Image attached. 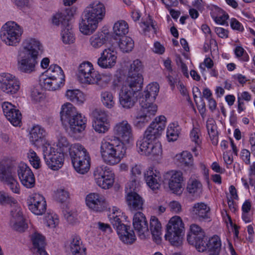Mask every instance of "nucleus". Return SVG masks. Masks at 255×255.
<instances>
[{
	"instance_id": "obj_23",
	"label": "nucleus",
	"mask_w": 255,
	"mask_h": 255,
	"mask_svg": "<svg viewBox=\"0 0 255 255\" xmlns=\"http://www.w3.org/2000/svg\"><path fill=\"white\" fill-rule=\"evenodd\" d=\"M86 118L81 114L77 113L69 122H67L70 130L74 133H80L83 131L86 126Z\"/></svg>"
},
{
	"instance_id": "obj_17",
	"label": "nucleus",
	"mask_w": 255,
	"mask_h": 255,
	"mask_svg": "<svg viewBox=\"0 0 255 255\" xmlns=\"http://www.w3.org/2000/svg\"><path fill=\"white\" fill-rule=\"evenodd\" d=\"M136 145L141 154L154 157L162 153L161 145L159 142L153 143L152 141H137Z\"/></svg>"
},
{
	"instance_id": "obj_59",
	"label": "nucleus",
	"mask_w": 255,
	"mask_h": 255,
	"mask_svg": "<svg viewBox=\"0 0 255 255\" xmlns=\"http://www.w3.org/2000/svg\"><path fill=\"white\" fill-rule=\"evenodd\" d=\"M202 184L197 180H193L187 186L188 192L193 194L200 193L202 191Z\"/></svg>"
},
{
	"instance_id": "obj_4",
	"label": "nucleus",
	"mask_w": 255,
	"mask_h": 255,
	"mask_svg": "<svg viewBox=\"0 0 255 255\" xmlns=\"http://www.w3.org/2000/svg\"><path fill=\"white\" fill-rule=\"evenodd\" d=\"M22 32L21 27L14 21H8L1 27L0 36L6 44L13 46L19 42Z\"/></svg>"
},
{
	"instance_id": "obj_37",
	"label": "nucleus",
	"mask_w": 255,
	"mask_h": 255,
	"mask_svg": "<svg viewBox=\"0 0 255 255\" xmlns=\"http://www.w3.org/2000/svg\"><path fill=\"white\" fill-rule=\"evenodd\" d=\"M177 159L181 166L193 168L194 166V159L192 154L189 151H183L179 154H176Z\"/></svg>"
},
{
	"instance_id": "obj_28",
	"label": "nucleus",
	"mask_w": 255,
	"mask_h": 255,
	"mask_svg": "<svg viewBox=\"0 0 255 255\" xmlns=\"http://www.w3.org/2000/svg\"><path fill=\"white\" fill-rule=\"evenodd\" d=\"M76 110L70 103H66L62 106L60 111L61 121L63 125H67L69 122L76 114Z\"/></svg>"
},
{
	"instance_id": "obj_14",
	"label": "nucleus",
	"mask_w": 255,
	"mask_h": 255,
	"mask_svg": "<svg viewBox=\"0 0 255 255\" xmlns=\"http://www.w3.org/2000/svg\"><path fill=\"white\" fill-rule=\"evenodd\" d=\"M117 59V52L115 48L109 47L105 49L98 59L97 64L101 68L110 69L116 64Z\"/></svg>"
},
{
	"instance_id": "obj_35",
	"label": "nucleus",
	"mask_w": 255,
	"mask_h": 255,
	"mask_svg": "<svg viewBox=\"0 0 255 255\" xmlns=\"http://www.w3.org/2000/svg\"><path fill=\"white\" fill-rule=\"evenodd\" d=\"M109 34L99 32L93 35L90 39L91 46L95 48H99L103 45L108 39Z\"/></svg>"
},
{
	"instance_id": "obj_58",
	"label": "nucleus",
	"mask_w": 255,
	"mask_h": 255,
	"mask_svg": "<svg viewBox=\"0 0 255 255\" xmlns=\"http://www.w3.org/2000/svg\"><path fill=\"white\" fill-rule=\"evenodd\" d=\"M10 117H6L7 119L14 126H20L21 120V114L17 109L13 111L12 113L10 114Z\"/></svg>"
},
{
	"instance_id": "obj_33",
	"label": "nucleus",
	"mask_w": 255,
	"mask_h": 255,
	"mask_svg": "<svg viewBox=\"0 0 255 255\" xmlns=\"http://www.w3.org/2000/svg\"><path fill=\"white\" fill-rule=\"evenodd\" d=\"M165 239L171 245H175V216H173L166 225Z\"/></svg>"
},
{
	"instance_id": "obj_25",
	"label": "nucleus",
	"mask_w": 255,
	"mask_h": 255,
	"mask_svg": "<svg viewBox=\"0 0 255 255\" xmlns=\"http://www.w3.org/2000/svg\"><path fill=\"white\" fill-rule=\"evenodd\" d=\"M46 134L45 129L39 125L33 127L30 132V141L35 146H39L41 144H44L45 141L44 137Z\"/></svg>"
},
{
	"instance_id": "obj_54",
	"label": "nucleus",
	"mask_w": 255,
	"mask_h": 255,
	"mask_svg": "<svg viewBox=\"0 0 255 255\" xmlns=\"http://www.w3.org/2000/svg\"><path fill=\"white\" fill-rule=\"evenodd\" d=\"M185 178L181 171H176V195H180L185 188Z\"/></svg>"
},
{
	"instance_id": "obj_11",
	"label": "nucleus",
	"mask_w": 255,
	"mask_h": 255,
	"mask_svg": "<svg viewBox=\"0 0 255 255\" xmlns=\"http://www.w3.org/2000/svg\"><path fill=\"white\" fill-rule=\"evenodd\" d=\"M29 210L36 215H42L45 213L47 204L45 198L39 193H33L27 200Z\"/></svg>"
},
{
	"instance_id": "obj_56",
	"label": "nucleus",
	"mask_w": 255,
	"mask_h": 255,
	"mask_svg": "<svg viewBox=\"0 0 255 255\" xmlns=\"http://www.w3.org/2000/svg\"><path fill=\"white\" fill-rule=\"evenodd\" d=\"M27 158L31 165L35 169H38L41 165V161L36 153L32 149H30L27 153Z\"/></svg>"
},
{
	"instance_id": "obj_24",
	"label": "nucleus",
	"mask_w": 255,
	"mask_h": 255,
	"mask_svg": "<svg viewBox=\"0 0 255 255\" xmlns=\"http://www.w3.org/2000/svg\"><path fill=\"white\" fill-rule=\"evenodd\" d=\"M60 77H46L41 80V85L45 90L55 91L59 89L64 84L65 76Z\"/></svg>"
},
{
	"instance_id": "obj_15",
	"label": "nucleus",
	"mask_w": 255,
	"mask_h": 255,
	"mask_svg": "<svg viewBox=\"0 0 255 255\" xmlns=\"http://www.w3.org/2000/svg\"><path fill=\"white\" fill-rule=\"evenodd\" d=\"M37 63V58L23 52L18 58V69L21 72L29 74L35 71Z\"/></svg>"
},
{
	"instance_id": "obj_18",
	"label": "nucleus",
	"mask_w": 255,
	"mask_h": 255,
	"mask_svg": "<svg viewBox=\"0 0 255 255\" xmlns=\"http://www.w3.org/2000/svg\"><path fill=\"white\" fill-rule=\"evenodd\" d=\"M132 224L138 236L141 239L145 238L149 230L147 221L144 214L140 212H136L133 216Z\"/></svg>"
},
{
	"instance_id": "obj_5",
	"label": "nucleus",
	"mask_w": 255,
	"mask_h": 255,
	"mask_svg": "<svg viewBox=\"0 0 255 255\" xmlns=\"http://www.w3.org/2000/svg\"><path fill=\"white\" fill-rule=\"evenodd\" d=\"M142 86L128 82L125 83L120 94L119 101L121 105L125 109H130L134 106L137 100V93Z\"/></svg>"
},
{
	"instance_id": "obj_22",
	"label": "nucleus",
	"mask_w": 255,
	"mask_h": 255,
	"mask_svg": "<svg viewBox=\"0 0 255 255\" xmlns=\"http://www.w3.org/2000/svg\"><path fill=\"white\" fill-rule=\"evenodd\" d=\"M23 53L37 58L43 51V46L40 41L34 38L26 40L23 42Z\"/></svg>"
},
{
	"instance_id": "obj_12",
	"label": "nucleus",
	"mask_w": 255,
	"mask_h": 255,
	"mask_svg": "<svg viewBox=\"0 0 255 255\" xmlns=\"http://www.w3.org/2000/svg\"><path fill=\"white\" fill-rule=\"evenodd\" d=\"M17 174L22 185L27 188L35 186V179L30 167L24 163H20L18 167Z\"/></svg>"
},
{
	"instance_id": "obj_48",
	"label": "nucleus",
	"mask_w": 255,
	"mask_h": 255,
	"mask_svg": "<svg viewBox=\"0 0 255 255\" xmlns=\"http://www.w3.org/2000/svg\"><path fill=\"white\" fill-rule=\"evenodd\" d=\"M13 177L11 167L7 164L0 163V180L3 183H5Z\"/></svg>"
},
{
	"instance_id": "obj_38",
	"label": "nucleus",
	"mask_w": 255,
	"mask_h": 255,
	"mask_svg": "<svg viewBox=\"0 0 255 255\" xmlns=\"http://www.w3.org/2000/svg\"><path fill=\"white\" fill-rule=\"evenodd\" d=\"M185 229L180 217L176 216V247L182 245L184 240Z\"/></svg>"
},
{
	"instance_id": "obj_55",
	"label": "nucleus",
	"mask_w": 255,
	"mask_h": 255,
	"mask_svg": "<svg viewBox=\"0 0 255 255\" xmlns=\"http://www.w3.org/2000/svg\"><path fill=\"white\" fill-rule=\"evenodd\" d=\"M92 122H107L108 115L101 109H95L92 113Z\"/></svg>"
},
{
	"instance_id": "obj_26",
	"label": "nucleus",
	"mask_w": 255,
	"mask_h": 255,
	"mask_svg": "<svg viewBox=\"0 0 255 255\" xmlns=\"http://www.w3.org/2000/svg\"><path fill=\"white\" fill-rule=\"evenodd\" d=\"M69 247L73 255H86V249L83 245L80 237L73 235L69 241Z\"/></svg>"
},
{
	"instance_id": "obj_62",
	"label": "nucleus",
	"mask_w": 255,
	"mask_h": 255,
	"mask_svg": "<svg viewBox=\"0 0 255 255\" xmlns=\"http://www.w3.org/2000/svg\"><path fill=\"white\" fill-rule=\"evenodd\" d=\"M150 120V119L144 116L139 112L134 121V124L136 127L141 128L144 127Z\"/></svg>"
},
{
	"instance_id": "obj_39",
	"label": "nucleus",
	"mask_w": 255,
	"mask_h": 255,
	"mask_svg": "<svg viewBox=\"0 0 255 255\" xmlns=\"http://www.w3.org/2000/svg\"><path fill=\"white\" fill-rule=\"evenodd\" d=\"M206 128L213 144H218V136L215 121L212 118L208 119L206 122Z\"/></svg>"
},
{
	"instance_id": "obj_52",
	"label": "nucleus",
	"mask_w": 255,
	"mask_h": 255,
	"mask_svg": "<svg viewBox=\"0 0 255 255\" xmlns=\"http://www.w3.org/2000/svg\"><path fill=\"white\" fill-rule=\"evenodd\" d=\"M208 240L207 237L205 235L204 237L199 238L195 240L194 243L189 244L193 245L199 252H204L207 251Z\"/></svg>"
},
{
	"instance_id": "obj_57",
	"label": "nucleus",
	"mask_w": 255,
	"mask_h": 255,
	"mask_svg": "<svg viewBox=\"0 0 255 255\" xmlns=\"http://www.w3.org/2000/svg\"><path fill=\"white\" fill-rule=\"evenodd\" d=\"M92 127L95 130L100 133L106 132L110 128L108 122H92Z\"/></svg>"
},
{
	"instance_id": "obj_43",
	"label": "nucleus",
	"mask_w": 255,
	"mask_h": 255,
	"mask_svg": "<svg viewBox=\"0 0 255 255\" xmlns=\"http://www.w3.org/2000/svg\"><path fill=\"white\" fill-rule=\"evenodd\" d=\"M101 101L108 109H112L115 105V100L113 93L109 91H102L100 95Z\"/></svg>"
},
{
	"instance_id": "obj_21",
	"label": "nucleus",
	"mask_w": 255,
	"mask_h": 255,
	"mask_svg": "<svg viewBox=\"0 0 255 255\" xmlns=\"http://www.w3.org/2000/svg\"><path fill=\"white\" fill-rule=\"evenodd\" d=\"M87 206L96 212H101L106 208L104 198L98 193H90L86 198Z\"/></svg>"
},
{
	"instance_id": "obj_34",
	"label": "nucleus",
	"mask_w": 255,
	"mask_h": 255,
	"mask_svg": "<svg viewBox=\"0 0 255 255\" xmlns=\"http://www.w3.org/2000/svg\"><path fill=\"white\" fill-rule=\"evenodd\" d=\"M111 223L117 232L124 231L123 229L127 227L123 222L126 219L125 215L122 212H118L117 214H110L109 216Z\"/></svg>"
},
{
	"instance_id": "obj_46",
	"label": "nucleus",
	"mask_w": 255,
	"mask_h": 255,
	"mask_svg": "<svg viewBox=\"0 0 255 255\" xmlns=\"http://www.w3.org/2000/svg\"><path fill=\"white\" fill-rule=\"evenodd\" d=\"M61 35L62 41L65 44H70L74 42L75 37L70 24L69 26H65L62 28Z\"/></svg>"
},
{
	"instance_id": "obj_49",
	"label": "nucleus",
	"mask_w": 255,
	"mask_h": 255,
	"mask_svg": "<svg viewBox=\"0 0 255 255\" xmlns=\"http://www.w3.org/2000/svg\"><path fill=\"white\" fill-rule=\"evenodd\" d=\"M51 21L52 24L55 25L61 24L62 28L65 26H69L70 24L69 17L62 13L54 14L52 17Z\"/></svg>"
},
{
	"instance_id": "obj_51",
	"label": "nucleus",
	"mask_w": 255,
	"mask_h": 255,
	"mask_svg": "<svg viewBox=\"0 0 255 255\" xmlns=\"http://www.w3.org/2000/svg\"><path fill=\"white\" fill-rule=\"evenodd\" d=\"M0 205H9L11 206H13L14 208H16V206H19L15 199L3 191H0Z\"/></svg>"
},
{
	"instance_id": "obj_30",
	"label": "nucleus",
	"mask_w": 255,
	"mask_h": 255,
	"mask_svg": "<svg viewBox=\"0 0 255 255\" xmlns=\"http://www.w3.org/2000/svg\"><path fill=\"white\" fill-rule=\"evenodd\" d=\"M150 230L153 240L157 244H159L161 241V224L155 216H152L150 218Z\"/></svg>"
},
{
	"instance_id": "obj_53",
	"label": "nucleus",
	"mask_w": 255,
	"mask_h": 255,
	"mask_svg": "<svg viewBox=\"0 0 255 255\" xmlns=\"http://www.w3.org/2000/svg\"><path fill=\"white\" fill-rule=\"evenodd\" d=\"M56 145L59 149L58 152H62L63 154L68 150L70 152L71 146H70V143L65 136L59 135L58 137Z\"/></svg>"
},
{
	"instance_id": "obj_20",
	"label": "nucleus",
	"mask_w": 255,
	"mask_h": 255,
	"mask_svg": "<svg viewBox=\"0 0 255 255\" xmlns=\"http://www.w3.org/2000/svg\"><path fill=\"white\" fill-rule=\"evenodd\" d=\"M144 177L147 185L153 191L160 188L161 174L157 169L153 167H149L144 172Z\"/></svg>"
},
{
	"instance_id": "obj_8",
	"label": "nucleus",
	"mask_w": 255,
	"mask_h": 255,
	"mask_svg": "<svg viewBox=\"0 0 255 255\" xmlns=\"http://www.w3.org/2000/svg\"><path fill=\"white\" fill-rule=\"evenodd\" d=\"M95 180L97 185L103 189H109L114 181V173L107 166L97 167L94 172Z\"/></svg>"
},
{
	"instance_id": "obj_32",
	"label": "nucleus",
	"mask_w": 255,
	"mask_h": 255,
	"mask_svg": "<svg viewBox=\"0 0 255 255\" xmlns=\"http://www.w3.org/2000/svg\"><path fill=\"white\" fill-rule=\"evenodd\" d=\"M31 240L34 250L38 253L45 250V238L41 234L35 232L31 236Z\"/></svg>"
},
{
	"instance_id": "obj_47",
	"label": "nucleus",
	"mask_w": 255,
	"mask_h": 255,
	"mask_svg": "<svg viewBox=\"0 0 255 255\" xmlns=\"http://www.w3.org/2000/svg\"><path fill=\"white\" fill-rule=\"evenodd\" d=\"M120 49L123 52H129L134 47V41L131 38L124 36L120 39L119 43Z\"/></svg>"
},
{
	"instance_id": "obj_41",
	"label": "nucleus",
	"mask_w": 255,
	"mask_h": 255,
	"mask_svg": "<svg viewBox=\"0 0 255 255\" xmlns=\"http://www.w3.org/2000/svg\"><path fill=\"white\" fill-rule=\"evenodd\" d=\"M163 184L173 193L175 192V170H170L163 175Z\"/></svg>"
},
{
	"instance_id": "obj_31",
	"label": "nucleus",
	"mask_w": 255,
	"mask_h": 255,
	"mask_svg": "<svg viewBox=\"0 0 255 255\" xmlns=\"http://www.w3.org/2000/svg\"><path fill=\"white\" fill-rule=\"evenodd\" d=\"M152 102H150L149 103L144 100H140V104L141 107L140 112L150 120L151 117L155 115L157 110V106L153 104Z\"/></svg>"
},
{
	"instance_id": "obj_44",
	"label": "nucleus",
	"mask_w": 255,
	"mask_h": 255,
	"mask_svg": "<svg viewBox=\"0 0 255 255\" xmlns=\"http://www.w3.org/2000/svg\"><path fill=\"white\" fill-rule=\"evenodd\" d=\"M65 96L70 101L77 103H83L85 99L83 93L79 90H68Z\"/></svg>"
},
{
	"instance_id": "obj_1",
	"label": "nucleus",
	"mask_w": 255,
	"mask_h": 255,
	"mask_svg": "<svg viewBox=\"0 0 255 255\" xmlns=\"http://www.w3.org/2000/svg\"><path fill=\"white\" fill-rule=\"evenodd\" d=\"M116 137L110 141H102L100 152L104 161L111 165L119 163L126 153L125 143H129L133 140L132 128L126 120L115 124L113 128Z\"/></svg>"
},
{
	"instance_id": "obj_50",
	"label": "nucleus",
	"mask_w": 255,
	"mask_h": 255,
	"mask_svg": "<svg viewBox=\"0 0 255 255\" xmlns=\"http://www.w3.org/2000/svg\"><path fill=\"white\" fill-rule=\"evenodd\" d=\"M45 76L46 77L56 78L60 77L61 76H65L61 68L57 64H52L45 72Z\"/></svg>"
},
{
	"instance_id": "obj_3",
	"label": "nucleus",
	"mask_w": 255,
	"mask_h": 255,
	"mask_svg": "<svg viewBox=\"0 0 255 255\" xmlns=\"http://www.w3.org/2000/svg\"><path fill=\"white\" fill-rule=\"evenodd\" d=\"M70 156L75 170L79 173L84 174L88 172L90 167L91 157L87 150L80 143L71 145Z\"/></svg>"
},
{
	"instance_id": "obj_7",
	"label": "nucleus",
	"mask_w": 255,
	"mask_h": 255,
	"mask_svg": "<svg viewBox=\"0 0 255 255\" xmlns=\"http://www.w3.org/2000/svg\"><path fill=\"white\" fill-rule=\"evenodd\" d=\"M166 123V118L161 115L157 117L147 128L143 138L139 141H153L160 137Z\"/></svg>"
},
{
	"instance_id": "obj_13",
	"label": "nucleus",
	"mask_w": 255,
	"mask_h": 255,
	"mask_svg": "<svg viewBox=\"0 0 255 255\" xmlns=\"http://www.w3.org/2000/svg\"><path fill=\"white\" fill-rule=\"evenodd\" d=\"M143 66L141 61L136 59L131 64L126 82L142 86L143 78L142 75Z\"/></svg>"
},
{
	"instance_id": "obj_64",
	"label": "nucleus",
	"mask_w": 255,
	"mask_h": 255,
	"mask_svg": "<svg viewBox=\"0 0 255 255\" xmlns=\"http://www.w3.org/2000/svg\"><path fill=\"white\" fill-rule=\"evenodd\" d=\"M175 126L171 123L168 126L166 129V139L168 142H173L175 141Z\"/></svg>"
},
{
	"instance_id": "obj_29",
	"label": "nucleus",
	"mask_w": 255,
	"mask_h": 255,
	"mask_svg": "<svg viewBox=\"0 0 255 255\" xmlns=\"http://www.w3.org/2000/svg\"><path fill=\"white\" fill-rule=\"evenodd\" d=\"M159 86L156 83L148 84L145 90L142 93L140 100H144L148 102H153L158 95Z\"/></svg>"
},
{
	"instance_id": "obj_19",
	"label": "nucleus",
	"mask_w": 255,
	"mask_h": 255,
	"mask_svg": "<svg viewBox=\"0 0 255 255\" xmlns=\"http://www.w3.org/2000/svg\"><path fill=\"white\" fill-rule=\"evenodd\" d=\"M11 216L10 225L13 230L23 232L27 228V225L25 223L19 206H16V208L11 211Z\"/></svg>"
},
{
	"instance_id": "obj_63",
	"label": "nucleus",
	"mask_w": 255,
	"mask_h": 255,
	"mask_svg": "<svg viewBox=\"0 0 255 255\" xmlns=\"http://www.w3.org/2000/svg\"><path fill=\"white\" fill-rule=\"evenodd\" d=\"M4 183L9 187V189L12 192L17 194H20V185L14 177Z\"/></svg>"
},
{
	"instance_id": "obj_60",
	"label": "nucleus",
	"mask_w": 255,
	"mask_h": 255,
	"mask_svg": "<svg viewBox=\"0 0 255 255\" xmlns=\"http://www.w3.org/2000/svg\"><path fill=\"white\" fill-rule=\"evenodd\" d=\"M190 136L191 140L194 142L197 146H200L202 140L200 138L201 132L198 128H193L190 131Z\"/></svg>"
},
{
	"instance_id": "obj_36",
	"label": "nucleus",
	"mask_w": 255,
	"mask_h": 255,
	"mask_svg": "<svg viewBox=\"0 0 255 255\" xmlns=\"http://www.w3.org/2000/svg\"><path fill=\"white\" fill-rule=\"evenodd\" d=\"M207 251L209 255H219L221 248V242L220 238L214 236L208 240Z\"/></svg>"
},
{
	"instance_id": "obj_40",
	"label": "nucleus",
	"mask_w": 255,
	"mask_h": 255,
	"mask_svg": "<svg viewBox=\"0 0 255 255\" xmlns=\"http://www.w3.org/2000/svg\"><path fill=\"white\" fill-rule=\"evenodd\" d=\"M190 233L187 235V240L189 243H193L195 240L202 237H204L205 233L204 230L198 225L193 224L191 225Z\"/></svg>"
},
{
	"instance_id": "obj_2",
	"label": "nucleus",
	"mask_w": 255,
	"mask_h": 255,
	"mask_svg": "<svg viewBox=\"0 0 255 255\" xmlns=\"http://www.w3.org/2000/svg\"><path fill=\"white\" fill-rule=\"evenodd\" d=\"M106 8L100 1H94L85 9L80 29L85 35L92 34L97 28L98 23L105 17Z\"/></svg>"
},
{
	"instance_id": "obj_61",
	"label": "nucleus",
	"mask_w": 255,
	"mask_h": 255,
	"mask_svg": "<svg viewBox=\"0 0 255 255\" xmlns=\"http://www.w3.org/2000/svg\"><path fill=\"white\" fill-rule=\"evenodd\" d=\"M47 226L50 228H55L59 224V219L56 214H49L45 217Z\"/></svg>"
},
{
	"instance_id": "obj_9",
	"label": "nucleus",
	"mask_w": 255,
	"mask_h": 255,
	"mask_svg": "<svg viewBox=\"0 0 255 255\" xmlns=\"http://www.w3.org/2000/svg\"><path fill=\"white\" fill-rule=\"evenodd\" d=\"M78 76L82 83L89 84L97 83L99 84L103 78H100V76L97 77L94 71L92 64L89 62H83L80 65L78 68Z\"/></svg>"
},
{
	"instance_id": "obj_42",
	"label": "nucleus",
	"mask_w": 255,
	"mask_h": 255,
	"mask_svg": "<svg viewBox=\"0 0 255 255\" xmlns=\"http://www.w3.org/2000/svg\"><path fill=\"white\" fill-rule=\"evenodd\" d=\"M123 232H117L120 240L125 244H131L135 240L134 233L132 230H129V227L127 226L123 228Z\"/></svg>"
},
{
	"instance_id": "obj_45",
	"label": "nucleus",
	"mask_w": 255,
	"mask_h": 255,
	"mask_svg": "<svg viewBox=\"0 0 255 255\" xmlns=\"http://www.w3.org/2000/svg\"><path fill=\"white\" fill-rule=\"evenodd\" d=\"M128 32V25L124 20H120L117 21L113 26V32L117 36H123L127 34Z\"/></svg>"
},
{
	"instance_id": "obj_27",
	"label": "nucleus",
	"mask_w": 255,
	"mask_h": 255,
	"mask_svg": "<svg viewBox=\"0 0 255 255\" xmlns=\"http://www.w3.org/2000/svg\"><path fill=\"white\" fill-rule=\"evenodd\" d=\"M127 202L129 209L131 211L142 210L143 208V200L136 193H129L127 196Z\"/></svg>"
},
{
	"instance_id": "obj_16",
	"label": "nucleus",
	"mask_w": 255,
	"mask_h": 255,
	"mask_svg": "<svg viewBox=\"0 0 255 255\" xmlns=\"http://www.w3.org/2000/svg\"><path fill=\"white\" fill-rule=\"evenodd\" d=\"M191 213L193 217L200 222H209L211 220L210 207L204 202L195 203Z\"/></svg>"
},
{
	"instance_id": "obj_6",
	"label": "nucleus",
	"mask_w": 255,
	"mask_h": 255,
	"mask_svg": "<svg viewBox=\"0 0 255 255\" xmlns=\"http://www.w3.org/2000/svg\"><path fill=\"white\" fill-rule=\"evenodd\" d=\"M42 150L44 160L49 168L56 171L62 167L64 161L63 153L58 152L49 144L43 145Z\"/></svg>"
},
{
	"instance_id": "obj_10",
	"label": "nucleus",
	"mask_w": 255,
	"mask_h": 255,
	"mask_svg": "<svg viewBox=\"0 0 255 255\" xmlns=\"http://www.w3.org/2000/svg\"><path fill=\"white\" fill-rule=\"evenodd\" d=\"M19 88V81L14 76L6 73L0 74V89L2 91L13 95L18 91Z\"/></svg>"
}]
</instances>
